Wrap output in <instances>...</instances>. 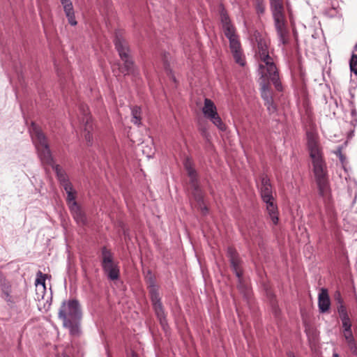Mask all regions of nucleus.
I'll use <instances>...</instances> for the list:
<instances>
[{
  "instance_id": "nucleus-34",
  "label": "nucleus",
  "mask_w": 357,
  "mask_h": 357,
  "mask_svg": "<svg viewBox=\"0 0 357 357\" xmlns=\"http://www.w3.org/2000/svg\"><path fill=\"white\" fill-rule=\"evenodd\" d=\"M335 299L337 300V303L340 305L343 304V301H342L341 296L339 293L335 296Z\"/></svg>"
},
{
  "instance_id": "nucleus-31",
  "label": "nucleus",
  "mask_w": 357,
  "mask_h": 357,
  "mask_svg": "<svg viewBox=\"0 0 357 357\" xmlns=\"http://www.w3.org/2000/svg\"><path fill=\"white\" fill-rule=\"evenodd\" d=\"M337 312L340 319L349 316L347 309L343 304L339 305L337 306Z\"/></svg>"
},
{
  "instance_id": "nucleus-9",
  "label": "nucleus",
  "mask_w": 357,
  "mask_h": 357,
  "mask_svg": "<svg viewBox=\"0 0 357 357\" xmlns=\"http://www.w3.org/2000/svg\"><path fill=\"white\" fill-rule=\"evenodd\" d=\"M102 268L108 278L111 280H116L119 278V268L113 261L111 251L103 247L101 250Z\"/></svg>"
},
{
  "instance_id": "nucleus-24",
  "label": "nucleus",
  "mask_w": 357,
  "mask_h": 357,
  "mask_svg": "<svg viewBox=\"0 0 357 357\" xmlns=\"http://www.w3.org/2000/svg\"><path fill=\"white\" fill-rule=\"evenodd\" d=\"M184 167L187 171L188 175L190 178V181L197 180V173L195 169L192 167L191 161L187 159L184 162Z\"/></svg>"
},
{
  "instance_id": "nucleus-23",
  "label": "nucleus",
  "mask_w": 357,
  "mask_h": 357,
  "mask_svg": "<svg viewBox=\"0 0 357 357\" xmlns=\"http://www.w3.org/2000/svg\"><path fill=\"white\" fill-rule=\"evenodd\" d=\"M132 120L131 121L137 126L141 124V108L138 106H134L131 108Z\"/></svg>"
},
{
  "instance_id": "nucleus-35",
  "label": "nucleus",
  "mask_w": 357,
  "mask_h": 357,
  "mask_svg": "<svg viewBox=\"0 0 357 357\" xmlns=\"http://www.w3.org/2000/svg\"><path fill=\"white\" fill-rule=\"evenodd\" d=\"M333 357H340L339 355L337 353H334L333 354Z\"/></svg>"
},
{
  "instance_id": "nucleus-30",
  "label": "nucleus",
  "mask_w": 357,
  "mask_h": 357,
  "mask_svg": "<svg viewBox=\"0 0 357 357\" xmlns=\"http://www.w3.org/2000/svg\"><path fill=\"white\" fill-rule=\"evenodd\" d=\"M271 9L284 8L282 0H269Z\"/></svg>"
},
{
  "instance_id": "nucleus-29",
  "label": "nucleus",
  "mask_w": 357,
  "mask_h": 357,
  "mask_svg": "<svg viewBox=\"0 0 357 357\" xmlns=\"http://www.w3.org/2000/svg\"><path fill=\"white\" fill-rule=\"evenodd\" d=\"M343 330L351 329V323L349 316L340 319Z\"/></svg>"
},
{
  "instance_id": "nucleus-33",
  "label": "nucleus",
  "mask_w": 357,
  "mask_h": 357,
  "mask_svg": "<svg viewBox=\"0 0 357 357\" xmlns=\"http://www.w3.org/2000/svg\"><path fill=\"white\" fill-rule=\"evenodd\" d=\"M351 114L352 117L354 118L352 121H355V123H357V119H356L357 112L355 108H352Z\"/></svg>"
},
{
  "instance_id": "nucleus-3",
  "label": "nucleus",
  "mask_w": 357,
  "mask_h": 357,
  "mask_svg": "<svg viewBox=\"0 0 357 357\" xmlns=\"http://www.w3.org/2000/svg\"><path fill=\"white\" fill-rule=\"evenodd\" d=\"M255 37L257 44V54L261 61L259 65V74L262 77H268L275 89L278 91H282V86L280 81L279 73L273 58L269 55L266 40L258 32L255 33Z\"/></svg>"
},
{
  "instance_id": "nucleus-25",
  "label": "nucleus",
  "mask_w": 357,
  "mask_h": 357,
  "mask_svg": "<svg viewBox=\"0 0 357 357\" xmlns=\"http://www.w3.org/2000/svg\"><path fill=\"white\" fill-rule=\"evenodd\" d=\"M255 7L257 15H264L266 9L264 0H255Z\"/></svg>"
},
{
  "instance_id": "nucleus-20",
  "label": "nucleus",
  "mask_w": 357,
  "mask_h": 357,
  "mask_svg": "<svg viewBox=\"0 0 357 357\" xmlns=\"http://www.w3.org/2000/svg\"><path fill=\"white\" fill-rule=\"evenodd\" d=\"M343 333L349 348L352 353L356 354L357 352V344L351 329L343 330Z\"/></svg>"
},
{
  "instance_id": "nucleus-1",
  "label": "nucleus",
  "mask_w": 357,
  "mask_h": 357,
  "mask_svg": "<svg viewBox=\"0 0 357 357\" xmlns=\"http://www.w3.org/2000/svg\"><path fill=\"white\" fill-rule=\"evenodd\" d=\"M307 140L319 194L325 201H330L331 193L327 176L326 165L323 158L318 137L314 132H309L307 133Z\"/></svg>"
},
{
  "instance_id": "nucleus-22",
  "label": "nucleus",
  "mask_w": 357,
  "mask_h": 357,
  "mask_svg": "<svg viewBox=\"0 0 357 357\" xmlns=\"http://www.w3.org/2000/svg\"><path fill=\"white\" fill-rule=\"evenodd\" d=\"M93 130V126L89 116H86V125L84 128L85 139L89 145L92 144L93 135L91 132Z\"/></svg>"
},
{
  "instance_id": "nucleus-11",
  "label": "nucleus",
  "mask_w": 357,
  "mask_h": 357,
  "mask_svg": "<svg viewBox=\"0 0 357 357\" xmlns=\"http://www.w3.org/2000/svg\"><path fill=\"white\" fill-rule=\"evenodd\" d=\"M1 298L3 299L8 305L13 307L17 301V298L12 294V285L2 274H0Z\"/></svg>"
},
{
  "instance_id": "nucleus-36",
  "label": "nucleus",
  "mask_w": 357,
  "mask_h": 357,
  "mask_svg": "<svg viewBox=\"0 0 357 357\" xmlns=\"http://www.w3.org/2000/svg\"><path fill=\"white\" fill-rule=\"evenodd\" d=\"M130 357H138V356L136 354L132 353Z\"/></svg>"
},
{
  "instance_id": "nucleus-37",
  "label": "nucleus",
  "mask_w": 357,
  "mask_h": 357,
  "mask_svg": "<svg viewBox=\"0 0 357 357\" xmlns=\"http://www.w3.org/2000/svg\"><path fill=\"white\" fill-rule=\"evenodd\" d=\"M82 110H83V112H84V105H81V108H80Z\"/></svg>"
},
{
  "instance_id": "nucleus-19",
  "label": "nucleus",
  "mask_w": 357,
  "mask_h": 357,
  "mask_svg": "<svg viewBox=\"0 0 357 357\" xmlns=\"http://www.w3.org/2000/svg\"><path fill=\"white\" fill-rule=\"evenodd\" d=\"M70 210L77 224L84 225L86 224V218L84 213L82 211L77 202H74L70 206Z\"/></svg>"
},
{
  "instance_id": "nucleus-8",
  "label": "nucleus",
  "mask_w": 357,
  "mask_h": 357,
  "mask_svg": "<svg viewBox=\"0 0 357 357\" xmlns=\"http://www.w3.org/2000/svg\"><path fill=\"white\" fill-rule=\"evenodd\" d=\"M149 283L151 300L152 302L155 313L162 328H165V327L167 325L166 314L164 310L163 305L161 302V298L160 296L158 288L155 285L154 280L151 277L149 278Z\"/></svg>"
},
{
  "instance_id": "nucleus-2",
  "label": "nucleus",
  "mask_w": 357,
  "mask_h": 357,
  "mask_svg": "<svg viewBox=\"0 0 357 357\" xmlns=\"http://www.w3.org/2000/svg\"><path fill=\"white\" fill-rule=\"evenodd\" d=\"M30 133L41 162L43 164L52 167L56 172L58 180L64 190L70 189V185L72 184L69 181L68 175L59 165L54 164L53 158L47 139L43 132L34 123H32Z\"/></svg>"
},
{
  "instance_id": "nucleus-17",
  "label": "nucleus",
  "mask_w": 357,
  "mask_h": 357,
  "mask_svg": "<svg viewBox=\"0 0 357 357\" xmlns=\"http://www.w3.org/2000/svg\"><path fill=\"white\" fill-rule=\"evenodd\" d=\"M60 1L63 7V10L65 12L66 17L68 18L69 24L72 26H75L77 24V21L75 20V12L71 0Z\"/></svg>"
},
{
  "instance_id": "nucleus-21",
  "label": "nucleus",
  "mask_w": 357,
  "mask_h": 357,
  "mask_svg": "<svg viewBox=\"0 0 357 357\" xmlns=\"http://www.w3.org/2000/svg\"><path fill=\"white\" fill-rule=\"evenodd\" d=\"M261 81L260 82L261 89V96L262 99L264 100V102H266L268 100H270L273 98L271 92L268 87V84L266 82V80L271 81V79L268 77H262L261 76Z\"/></svg>"
},
{
  "instance_id": "nucleus-4",
  "label": "nucleus",
  "mask_w": 357,
  "mask_h": 357,
  "mask_svg": "<svg viewBox=\"0 0 357 357\" xmlns=\"http://www.w3.org/2000/svg\"><path fill=\"white\" fill-rule=\"evenodd\" d=\"M58 316L63 321V326L69 330L72 336L80 335L79 321L82 312L79 302L75 300H68L62 302Z\"/></svg>"
},
{
  "instance_id": "nucleus-13",
  "label": "nucleus",
  "mask_w": 357,
  "mask_h": 357,
  "mask_svg": "<svg viewBox=\"0 0 357 357\" xmlns=\"http://www.w3.org/2000/svg\"><path fill=\"white\" fill-rule=\"evenodd\" d=\"M227 253V257L229 259L231 266L236 277L238 278L239 282H241L243 273L241 268V260L239 259L238 255L236 250L231 247L228 248Z\"/></svg>"
},
{
  "instance_id": "nucleus-15",
  "label": "nucleus",
  "mask_w": 357,
  "mask_h": 357,
  "mask_svg": "<svg viewBox=\"0 0 357 357\" xmlns=\"http://www.w3.org/2000/svg\"><path fill=\"white\" fill-rule=\"evenodd\" d=\"M331 306V301L328 290L321 288L318 296V307L320 312L324 313L328 311Z\"/></svg>"
},
{
  "instance_id": "nucleus-32",
  "label": "nucleus",
  "mask_w": 357,
  "mask_h": 357,
  "mask_svg": "<svg viewBox=\"0 0 357 357\" xmlns=\"http://www.w3.org/2000/svg\"><path fill=\"white\" fill-rule=\"evenodd\" d=\"M202 136L206 138L207 140L209 139L210 135L208 132L207 131L206 128H202L201 130Z\"/></svg>"
},
{
  "instance_id": "nucleus-27",
  "label": "nucleus",
  "mask_w": 357,
  "mask_h": 357,
  "mask_svg": "<svg viewBox=\"0 0 357 357\" xmlns=\"http://www.w3.org/2000/svg\"><path fill=\"white\" fill-rule=\"evenodd\" d=\"M350 70L357 75V55L353 54L349 62Z\"/></svg>"
},
{
  "instance_id": "nucleus-39",
  "label": "nucleus",
  "mask_w": 357,
  "mask_h": 357,
  "mask_svg": "<svg viewBox=\"0 0 357 357\" xmlns=\"http://www.w3.org/2000/svg\"><path fill=\"white\" fill-rule=\"evenodd\" d=\"M241 287H241V285L240 284V285L238 286V289H241Z\"/></svg>"
},
{
  "instance_id": "nucleus-12",
  "label": "nucleus",
  "mask_w": 357,
  "mask_h": 357,
  "mask_svg": "<svg viewBox=\"0 0 357 357\" xmlns=\"http://www.w3.org/2000/svg\"><path fill=\"white\" fill-rule=\"evenodd\" d=\"M220 20L222 25L223 32L225 36L229 39V45H231L233 42H240L238 36L236 33V29L231 24L230 19L224 9H222L220 11Z\"/></svg>"
},
{
  "instance_id": "nucleus-18",
  "label": "nucleus",
  "mask_w": 357,
  "mask_h": 357,
  "mask_svg": "<svg viewBox=\"0 0 357 357\" xmlns=\"http://www.w3.org/2000/svg\"><path fill=\"white\" fill-rule=\"evenodd\" d=\"M229 47L236 63H238L241 66H243L245 65V59L242 52L240 42H233L231 45H229Z\"/></svg>"
},
{
  "instance_id": "nucleus-5",
  "label": "nucleus",
  "mask_w": 357,
  "mask_h": 357,
  "mask_svg": "<svg viewBox=\"0 0 357 357\" xmlns=\"http://www.w3.org/2000/svg\"><path fill=\"white\" fill-rule=\"evenodd\" d=\"M260 192L262 200L266 204V209L273 224L278 222V207L274 203L272 186L270 179L267 176L261 178Z\"/></svg>"
},
{
  "instance_id": "nucleus-6",
  "label": "nucleus",
  "mask_w": 357,
  "mask_h": 357,
  "mask_svg": "<svg viewBox=\"0 0 357 357\" xmlns=\"http://www.w3.org/2000/svg\"><path fill=\"white\" fill-rule=\"evenodd\" d=\"M115 47L119 53L121 60L123 61V73L126 74H132L135 72L134 62L130 57V50L128 43L121 35L116 33L114 40Z\"/></svg>"
},
{
  "instance_id": "nucleus-26",
  "label": "nucleus",
  "mask_w": 357,
  "mask_h": 357,
  "mask_svg": "<svg viewBox=\"0 0 357 357\" xmlns=\"http://www.w3.org/2000/svg\"><path fill=\"white\" fill-rule=\"evenodd\" d=\"M67 193V202L68 203L69 206L70 204H73L75 201V196L74 195V191L72 185H70V189L65 190Z\"/></svg>"
},
{
  "instance_id": "nucleus-40",
  "label": "nucleus",
  "mask_w": 357,
  "mask_h": 357,
  "mask_svg": "<svg viewBox=\"0 0 357 357\" xmlns=\"http://www.w3.org/2000/svg\"><path fill=\"white\" fill-rule=\"evenodd\" d=\"M63 357H69V356H68L65 355V356H63Z\"/></svg>"
},
{
  "instance_id": "nucleus-16",
  "label": "nucleus",
  "mask_w": 357,
  "mask_h": 357,
  "mask_svg": "<svg viewBox=\"0 0 357 357\" xmlns=\"http://www.w3.org/2000/svg\"><path fill=\"white\" fill-rule=\"evenodd\" d=\"M36 287V296L38 300L43 299L45 294V275H43L41 271L37 273V278L35 281Z\"/></svg>"
},
{
  "instance_id": "nucleus-14",
  "label": "nucleus",
  "mask_w": 357,
  "mask_h": 357,
  "mask_svg": "<svg viewBox=\"0 0 357 357\" xmlns=\"http://www.w3.org/2000/svg\"><path fill=\"white\" fill-rule=\"evenodd\" d=\"M190 186L192 189V196L197 202L198 207L203 213H206L208 208L204 204V194L199 186L197 179L190 181Z\"/></svg>"
},
{
  "instance_id": "nucleus-7",
  "label": "nucleus",
  "mask_w": 357,
  "mask_h": 357,
  "mask_svg": "<svg viewBox=\"0 0 357 357\" xmlns=\"http://www.w3.org/2000/svg\"><path fill=\"white\" fill-rule=\"evenodd\" d=\"M271 10L279 43L287 45L289 43V33L287 26L284 8L271 9Z\"/></svg>"
},
{
  "instance_id": "nucleus-38",
  "label": "nucleus",
  "mask_w": 357,
  "mask_h": 357,
  "mask_svg": "<svg viewBox=\"0 0 357 357\" xmlns=\"http://www.w3.org/2000/svg\"><path fill=\"white\" fill-rule=\"evenodd\" d=\"M355 51H357V44L355 45Z\"/></svg>"
},
{
  "instance_id": "nucleus-10",
  "label": "nucleus",
  "mask_w": 357,
  "mask_h": 357,
  "mask_svg": "<svg viewBox=\"0 0 357 357\" xmlns=\"http://www.w3.org/2000/svg\"><path fill=\"white\" fill-rule=\"evenodd\" d=\"M202 112L204 116L209 119L220 130L225 131L226 130V125L220 117L216 106L211 99L205 98Z\"/></svg>"
},
{
  "instance_id": "nucleus-28",
  "label": "nucleus",
  "mask_w": 357,
  "mask_h": 357,
  "mask_svg": "<svg viewBox=\"0 0 357 357\" xmlns=\"http://www.w3.org/2000/svg\"><path fill=\"white\" fill-rule=\"evenodd\" d=\"M264 105L266 106L267 109L270 114L275 113L277 110L276 105L273 102V98L269 100L264 102Z\"/></svg>"
}]
</instances>
